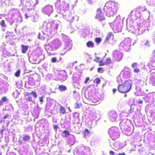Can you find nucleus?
I'll return each instance as SVG.
<instances>
[{"label":"nucleus","mask_w":155,"mask_h":155,"mask_svg":"<svg viewBox=\"0 0 155 155\" xmlns=\"http://www.w3.org/2000/svg\"><path fill=\"white\" fill-rule=\"evenodd\" d=\"M60 112L62 114L65 113L66 110L62 106H61L59 108Z\"/></svg>","instance_id":"obj_14"},{"label":"nucleus","mask_w":155,"mask_h":155,"mask_svg":"<svg viewBox=\"0 0 155 155\" xmlns=\"http://www.w3.org/2000/svg\"><path fill=\"white\" fill-rule=\"evenodd\" d=\"M51 27L54 30L57 29L58 27V25L57 24L54 23L52 24Z\"/></svg>","instance_id":"obj_21"},{"label":"nucleus","mask_w":155,"mask_h":155,"mask_svg":"<svg viewBox=\"0 0 155 155\" xmlns=\"http://www.w3.org/2000/svg\"><path fill=\"white\" fill-rule=\"evenodd\" d=\"M21 51L22 52L25 53L28 50V46H25L24 45H21Z\"/></svg>","instance_id":"obj_10"},{"label":"nucleus","mask_w":155,"mask_h":155,"mask_svg":"<svg viewBox=\"0 0 155 155\" xmlns=\"http://www.w3.org/2000/svg\"><path fill=\"white\" fill-rule=\"evenodd\" d=\"M134 73H138L140 71V70L139 69L137 68H135L134 70Z\"/></svg>","instance_id":"obj_34"},{"label":"nucleus","mask_w":155,"mask_h":155,"mask_svg":"<svg viewBox=\"0 0 155 155\" xmlns=\"http://www.w3.org/2000/svg\"><path fill=\"white\" fill-rule=\"evenodd\" d=\"M61 0H58L57 1L58 2H61Z\"/></svg>","instance_id":"obj_49"},{"label":"nucleus","mask_w":155,"mask_h":155,"mask_svg":"<svg viewBox=\"0 0 155 155\" xmlns=\"http://www.w3.org/2000/svg\"><path fill=\"white\" fill-rule=\"evenodd\" d=\"M58 89L60 91H64L67 90V88L65 86L61 85L59 86Z\"/></svg>","instance_id":"obj_12"},{"label":"nucleus","mask_w":155,"mask_h":155,"mask_svg":"<svg viewBox=\"0 0 155 155\" xmlns=\"http://www.w3.org/2000/svg\"><path fill=\"white\" fill-rule=\"evenodd\" d=\"M9 114H6L3 117V119H5L6 118H8L9 117Z\"/></svg>","instance_id":"obj_35"},{"label":"nucleus","mask_w":155,"mask_h":155,"mask_svg":"<svg viewBox=\"0 0 155 155\" xmlns=\"http://www.w3.org/2000/svg\"><path fill=\"white\" fill-rule=\"evenodd\" d=\"M103 59L101 58V59L99 61V66H102L105 65L104 62H103Z\"/></svg>","instance_id":"obj_22"},{"label":"nucleus","mask_w":155,"mask_h":155,"mask_svg":"<svg viewBox=\"0 0 155 155\" xmlns=\"http://www.w3.org/2000/svg\"><path fill=\"white\" fill-rule=\"evenodd\" d=\"M149 43L148 41H147L145 43V45L146 46H149Z\"/></svg>","instance_id":"obj_40"},{"label":"nucleus","mask_w":155,"mask_h":155,"mask_svg":"<svg viewBox=\"0 0 155 155\" xmlns=\"http://www.w3.org/2000/svg\"><path fill=\"white\" fill-rule=\"evenodd\" d=\"M108 133L111 137L115 140L120 137V134L118 128L112 127L109 129Z\"/></svg>","instance_id":"obj_3"},{"label":"nucleus","mask_w":155,"mask_h":155,"mask_svg":"<svg viewBox=\"0 0 155 155\" xmlns=\"http://www.w3.org/2000/svg\"><path fill=\"white\" fill-rule=\"evenodd\" d=\"M118 155H126L124 153H119Z\"/></svg>","instance_id":"obj_47"},{"label":"nucleus","mask_w":155,"mask_h":155,"mask_svg":"<svg viewBox=\"0 0 155 155\" xmlns=\"http://www.w3.org/2000/svg\"><path fill=\"white\" fill-rule=\"evenodd\" d=\"M3 31H5V29H3Z\"/></svg>","instance_id":"obj_50"},{"label":"nucleus","mask_w":155,"mask_h":155,"mask_svg":"<svg viewBox=\"0 0 155 155\" xmlns=\"http://www.w3.org/2000/svg\"><path fill=\"white\" fill-rule=\"evenodd\" d=\"M114 35L111 32L108 33L104 41L105 42H108L114 39Z\"/></svg>","instance_id":"obj_7"},{"label":"nucleus","mask_w":155,"mask_h":155,"mask_svg":"<svg viewBox=\"0 0 155 155\" xmlns=\"http://www.w3.org/2000/svg\"><path fill=\"white\" fill-rule=\"evenodd\" d=\"M30 94H32L35 98H36L37 97V94L35 91H31Z\"/></svg>","instance_id":"obj_24"},{"label":"nucleus","mask_w":155,"mask_h":155,"mask_svg":"<svg viewBox=\"0 0 155 155\" xmlns=\"http://www.w3.org/2000/svg\"><path fill=\"white\" fill-rule=\"evenodd\" d=\"M51 62L54 63L57 61V58L55 57H52L51 59Z\"/></svg>","instance_id":"obj_31"},{"label":"nucleus","mask_w":155,"mask_h":155,"mask_svg":"<svg viewBox=\"0 0 155 155\" xmlns=\"http://www.w3.org/2000/svg\"><path fill=\"white\" fill-rule=\"evenodd\" d=\"M101 58L98 57H96L94 59V61L98 63L99 62V61L101 59Z\"/></svg>","instance_id":"obj_30"},{"label":"nucleus","mask_w":155,"mask_h":155,"mask_svg":"<svg viewBox=\"0 0 155 155\" xmlns=\"http://www.w3.org/2000/svg\"><path fill=\"white\" fill-rule=\"evenodd\" d=\"M64 2V3H65V1H64V2Z\"/></svg>","instance_id":"obj_51"},{"label":"nucleus","mask_w":155,"mask_h":155,"mask_svg":"<svg viewBox=\"0 0 155 155\" xmlns=\"http://www.w3.org/2000/svg\"><path fill=\"white\" fill-rule=\"evenodd\" d=\"M155 50L153 51L152 52V54L153 55L152 56V57L151 58V60L153 62H155Z\"/></svg>","instance_id":"obj_19"},{"label":"nucleus","mask_w":155,"mask_h":155,"mask_svg":"<svg viewBox=\"0 0 155 155\" xmlns=\"http://www.w3.org/2000/svg\"><path fill=\"white\" fill-rule=\"evenodd\" d=\"M111 62V60L110 58H108L106 59L105 62H104V64L105 65H108L110 64Z\"/></svg>","instance_id":"obj_17"},{"label":"nucleus","mask_w":155,"mask_h":155,"mask_svg":"<svg viewBox=\"0 0 155 155\" xmlns=\"http://www.w3.org/2000/svg\"><path fill=\"white\" fill-rule=\"evenodd\" d=\"M30 94L28 93H26L25 96L27 95L28 96V97L26 98V100L27 101H32V97L30 96Z\"/></svg>","instance_id":"obj_15"},{"label":"nucleus","mask_w":155,"mask_h":155,"mask_svg":"<svg viewBox=\"0 0 155 155\" xmlns=\"http://www.w3.org/2000/svg\"><path fill=\"white\" fill-rule=\"evenodd\" d=\"M88 0L90 1L91 0Z\"/></svg>","instance_id":"obj_53"},{"label":"nucleus","mask_w":155,"mask_h":155,"mask_svg":"<svg viewBox=\"0 0 155 155\" xmlns=\"http://www.w3.org/2000/svg\"><path fill=\"white\" fill-rule=\"evenodd\" d=\"M43 11L48 15H50L53 12L52 6L50 5H46L43 8Z\"/></svg>","instance_id":"obj_6"},{"label":"nucleus","mask_w":155,"mask_h":155,"mask_svg":"<svg viewBox=\"0 0 155 155\" xmlns=\"http://www.w3.org/2000/svg\"><path fill=\"white\" fill-rule=\"evenodd\" d=\"M89 79V78H86V80H85V81H84V83H86L87 82V81H88Z\"/></svg>","instance_id":"obj_43"},{"label":"nucleus","mask_w":155,"mask_h":155,"mask_svg":"<svg viewBox=\"0 0 155 155\" xmlns=\"http://www.w3.org/2000/svg\"><path fill=\"white\" fill-rule=\"evenodd\" d=\"M43 97H40L39 98V101L41 102H43Z\"/></svg>","instance_id":"obj_41"},{"label":"nucleus","mask_w":155,"mask_h":155,"mask_svg":"<svg viewBox=\"0 0 155 155\" xmlns=\"http://www.w3.org/2000/svg\"><path fill=\"white\" fill-rule=\"evenodd\" d=\"M113 57L117 61H119L122 59V54L120 52L117 51H114L113 53Z\"/></svg>","instance_id":"obj_4"},{"label":"nucleus","mask_w":155,"mask_h":155,"mask_svg":"<svg viewBox=\"0 0 155 155\" xmlns=\"http://www.w3.org/2000/svg\"><path fill=\"white\" fill-rule=\"evenodd\" d=\"M95 18L97 19L100 21H102L104 20V17L103 15H101L96 14L95 16Z\"/></svg>","instance_id":"obj_9"},{"label":"nucleus","mask_w":155,"mask_h":155,"mask_svg":"<svg viewBox=\"0 0 155 155\" xmlns=\"http://www.w3.org/2000/svg\"><path fill=\"white\" fill-rule=\"evenodd\" d=\"M143 102V101L142 100H140L138 102V104H142Z\"/></svg>","instance_id":"obj_44"},{"label":"nucleus","mask_w":155,"mask_h":155,"mask_svg":"<svg viewBox=\"0 0 155 155\" xmlns=\"http://www.w3.org/2000/svg\"><path fill=\"white\" fill-rule=\"evenodd\" d=\"M4 130V129H2L0 131V133L2 135H3V132Z\"/></svg>","instance_id":"obj_39"},{"label":"nucleus","mask_w":155,"mask_h":155,"mask_svg":"<svg viewBox=\"0 0 155 155\" xmlns=\"http://www.w3.org/2000/svg\"><path fill=\"white\" fill-rule=\"evenodd\" d=\"M63 133H64V136L66 137H67L68 136L70 135L69 132L68 131L66 130H64L63 131Z\"/></svg>","instance_id":"obj_23"},{"label":"nucleus","mask_w":155,"mask_h":155,"mask_svg":"<svg viewBox=\"0 0 155 155\" xmlns=\"http://www.w3.org/2000/svg\"><path fill=\"white\" fill-rule=\"evenodd\" d=\"M151 77L153 81L155 82V73H153Z\"/></svg>","instance_id":"obj_32"},{"label":"nucleus","mask_w":155,"mask_h":155,"mask_svg":"<svg viewBox=\"0 0 155 155\" xmlns=\"http://www.w3.org/2000/svg\"><path fill=\"white\" fill-rule=\"evenodd\" d=\"M7 36H6V37L7 38Z\"/></svg>","instance_id":"obj_52"},{"label":"nucleus","mask_w":155,"mask_h":155,"mask_svg":"<svg viewBox=\"0 0 155 155\" xmlns=\"http://www.w3.org/2000/svg\"><path fill=\"white\" fill-rule=\"evenodd\" d=\"M121 46L123 47L125 49H127L130 45V43H127L126 41L122 42L120 44Z\"/></svg>","instance_id":"obj_8"},{"label":"nucleus","mask_w":155,"mask_h":155,"mask_svg":"<svg viewBox=\"0 0 155 155\" xmlns=\"http://www.w3.org/2000/svg\"><path fill=\"white\" fill-rule=\"evenodd\" d=\"M131 81L127 80L123 84L118 85V90L120 93H127L131 90Z\"/></svg>","instance_id":"obj_2"},{"label":"nucleus","mask_w":155,"mask_h":155,"mask_svg":"<svg viewBox=\"0 0 155 155\" xmlns=\"http://www.w3.org/2000/svg\"><path fill=\"white\" fill-rule=\"evenodd\" d=\"M75 105L74 107L75 108L78 109L81 106V104L80 103H79L78 102H77L75 103Z\"/></svg>","instance_id":"obj_20"},{"label":"nucleus","mask_w":155,"mask_h":155,"mask_svg":"<svg viewBox=\"0 0 155 155\" xmlns=\"http://www.w3.org/2000/svg\"><path fill=\"white\" fill-rule=\"evenodd\" d=\"M97 71L98 73H103V68H98L97 69Z\"/></svg>","instance_id":"obj_27"},{"label":"nucleus","mask_w":155,"mask_h":155,"mask_svg":"<svg viewBox=\"0 0 155 155\" xmlns=\"http://www.w3.org/2000/svg\"><path fill=\"white\" fill-rule=\"evenodd\" d=\"M61 45V42L58 40H55L52 41L51 44V46L53 50L58 48Z\"/></svg>","instance_id":"obj_5"},{"label":"nucleus","mask_w":155,"mask_h":155,"mask_svg":"<svg viewBox=\"0 0 155 155\" xmlns=\"http://www.w3.org/2000/svg\"><path fill=\"white\" fill-rule=\"evenodd\" d=\"M1 99V101H2V102H5L8 100L7 97L6 96L3 97H2Z\"/></svg>","instance_id":"obj_29"},{"label":"nucleus","mask_w":155,"mask_h":155,"mask_svg":"<svg viewBox=\"0 0 155 155\" xmlns=\"http://www.w3.org/2000/svg\"><path fill=\"white\" fill-rule=\"evenodd\" d=\"M3 104L2 103V101H1L0 100V106L3 105Z\"/></svg>","instance_id":"obj_45"},{"label":"nucleus","mask_w":155,"mask_h":155,"mask_svg":"<svg viewBox=\"0 0 155 155\" xmlns=\"http://www.w3.org/2000/svg\"><path fill=\"white\" fill-rule=\"evenodd\" d=\"M20 71L19 70H18L15 74V76L16 77H18L20 75Z\"/></svg>","instance_id":"obj_25"},{"label":"nucleus","mask_w":155,"mask_h":155,"mask_svg":"<svg viewBox=\"0 0 155 155\" xmlns=\"http://www.w3.org/2000/svg\"><path fill=\"white\" fill-rule=\"evenodd\" d=\"M87 46L89 48H93L94 46V43L91 41H89L86 43Z\"/></svg>","instance_id":"obj_11"},{"label":"nucleus","mask_w":155,"mask_h":155,"mask_svg":"<svg viewBox=\"0 0 155 155\" xmlns=\"http://www.w3.org/2000/svg\"><path fill=\"white\" fill-rule=\"evenodd\" d=\"M30 139V137L28 135H25L23 137V140L24 141H28Z\"/></svg>","instance_id":"obj_13"},{"label":"nucleus","mask_w":155,"mask_h":155,"mask_svg":"<svg viewBox=\"0 0 155 155\" xmlns=\"http://www.w3.org/2000/svg\"><path fill=\"white\" fill-rule=\"evenodd\" d=\"M109 153L110 155H113L114 154V152L112 150L110 151Z\"/></svg>","instance_id":"obj_36"},{"label":"nucleus","mask_w":155,"mask_h":155,"mask_svg":"<svg viewBox=\"0 0 155 155\" xmlns=\"http://www.w3.org/2000/svg\"><path fill=\"white\" fill-rule=\"evenodd\" d=\"M94 67H92V68H91L90 69V71H91V70H92L93 69H94Z\"/></svg>","instance_id":"obj_48"},{"label":"nucleus","mask_w":155,"mask_h":155,"mask_svg":"<svg viewBox=\"0 0 155 155\" xmlns=\"http://www.w3.org/2000/svg\"><path fill=\"white\" fill-rule=\"evenodd\" d=\"M95 42L97 44H99L101 41V39L100 37H96L94 39Z\"/></svg>","instance_id":"obj_18"},{"label":"nucleus","mask_w":155,"mask_h":155,"mask_svg":"<svg viewBox=\"0 0 155 155\" xmlns=\"http://www.w3.org/2000/svg\"><path fill=\"white\" fill-rule=\"evenodd\" d=\"M95 82L96 83L98 84L100 82L101 80L99 78H97L95 79Z\"/></svg>","instance_id":"obj_33"},{"label":"nucleus","mask_w":155,"mask_h":155,"mask_svg":"<svg viewBox=\"0 0 155 155\" xmlns=\"http://www.w3.org/2000/svg\"><path fill=\"white\" fill-rule=\"evenodd\" d=\"M137 65V63H134L132 64L131 66L132 67L134 68L135 66H136Z\"/></svg>","instance_id":"obj_37"},{"label":"nucleus","mask_w":155,"mask_h":155,"mask_svg":"<svg viewBox=\"0 0 155 155\" xmlns=\"http://www.w3.org/2000/svg\"><path fill=\"white\" fill-rule=\"evenodd\" d=\"M0 25L2 26L3 27H5V21L4 20H1L0 22Z\"/></svg>","instance_id":"obj_28"},{"label":"nucleus","mask_w":155,"mask_h":155,"mask_svg":"<svg viewBox=\"0 0 155 155\" xmlns=\"http://www.w3.org/2000/svg\"><path fill=\"white\" fill-rule=\"evenodd\" d=\"M115 3L111 1L107 2L105 5L106 8V15L108 17L112 16L114 13L117 12L116 8L115 6Z\"/></svg>","instance_id":"obj_1"},{"label":"nucleus","mask_w":155,"mask_h":155,"mask_svg":"<svg viewBox=\"0 0 155 155\" xmlns=\"http://www.w3.org/2000/svg\"><path fill=\"white\" fill-rule=\"evenodd\" d=\"M90 132L89 130L87 129H85L84 130V137L85 138L86 137L88 136Z\"/></svg>","instance_id":"obj_16"},{"label":"nucleus","mask_w":155,"mask_h":155,"mask_svg":"<svg viewBox=\"0 0 155 155\" xmlns=\"http://www.w3.org/2000/svg\"><path fill=\"white\" fill-rule=\"evenodd\" d=\"M97 14H98L99 15L102 14V12L101 9L100 8H99L97 9Z\"/></svg>","instance_id":"obj_26"},{"label":"nucleus","mask_w":155,"mask_h":155,"mask_svg":"<svg viewBox=\"0 0 155 155\" xmlns=\"http://www.w3.org/2000/svg\"><path fill=\"white\" fill-rule=\"evenodd\" d=\"M116 91V89L115 88H113L112 89V91L113 93H115Z\"/></svg>","instance_id":"obj_42"},{"label":"nucleus","mask_w":155,"mask_h":155,"mask_svg":"<svg viewBox=\"0 0 155 155\" xmlns=\"http://www.w3.org/2000/svg\"><path fill=\"white\" fill-rule=\"evenodd\" d=\"M58 127V126L57 125H55L54 126V128L55 129H57Z\"/></svg>","instance_id":"obj_46"},{"label":"nucleus","mask_w":155,"mask_h":155,"mask_svg":"<svg viewBox=\"0 0 155 155\" xmlns=\"http://www.w3.org/2000/svg\"><path fill=\"white\" fill-rule=\"evenodd\" d=\"M25 17L26 19H27L29 17V16L28 15L27 13H25Z\"/></svg>","instance_id":"obj_38"}]
</instances>
